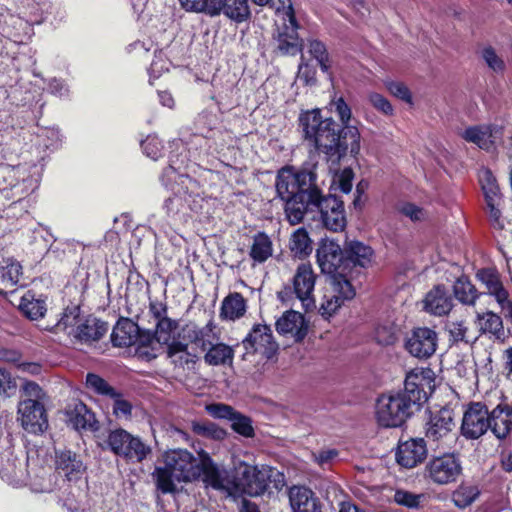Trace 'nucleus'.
<instances>
[{
	"label": "nucleus",
	"mask_w": 512,
	"mask_h": 512,
	"mask_svg": "<svg viewBox=\"0 0 512 512\" xmlns=\"http://www.w3.org/2000/svg\"><path fill=\"white\" fill-rule=\"evenodd\" d=\"M354 173L351 168H345L341 172H337L334 175L333 182L338 184V188L343 193H349L352 189V181Z\"/></svg>",
	"instance_id": "obj_59"
},
{
	"label": "nucleus",
	"mask_w": 512,
	"mask_h": 512,
	"mask_svg": "<svg viewBox=\"0 0 512 512\" xmlns=\"http://www.w3.org/2000/svg\"><path fill=\"white\" fill-rule=\"evenodd\" d=\"M292 512H321L315 493L305 486H293L288 491Z\"/></svg>",
	"instance_id": "obj_23"
},
{
	"label": "nucleus",
	"mask_w": 512,
	"mask_h": 512,
	"mask_svg": "<svg viewBox=\"0 0 512 512\" xmlns=\"http://www.w3.org/2000/svg\"><path fill=\"white\" fill-rule=\"evenodd\" d=\"M397 332L398 328L393 323L380 324L375 330V339L381 345H392L397 340Z\"/></svg>",
	"instance_id": "obj_49"
},
{
	"label": "nucleus",
	"mask_w": 512,
	"mask_h": 512,
	"mask_svg": "<svg viewBox=\"0 0 512 512\" xmlns=\"http://www.w3.org/2000/svg\"><path fill=\"white\" fill-rule=\"evenodd\" d=\"M298 28L299 25L296 17L293 22L287 21L286 18H284L282 25L278 27L275 40L277 50L281 55L294 56L301 51L302 44L298 37Z\"/></svg>",
	"instance_id": "obj_21"
},
{
	"label": "nucleus",
	"mask_w": 512,
	"mask_h": 512,
	"mask_svg": "<svg viewBox=\"0 0 512 512\" xmlns=\"http://www.w3.org/2000/svg\"><path fill=\"white\" fill-rule=\"evenodd\" d=\"M425 309L437 316L448 314L453 306L452 298L444 286H435L429 291L425 298Z\"/></svg>",
	"instance_id": "obj_28"
},
{
	"label": "nucleus",
	"mask_w": 512,
	"mask_h": 512,
	"mask_svg": "<svg viewBox=\"0 0 512 512\" xmlns=\"http://www.w3.org/2000/svg\"><path fill=\"white\" fill-rule=\"evenodd\" d=\"M289 248L300 259L312 252V241L304 228H298L290 237Z\"/></svg>",
	"instance_id": "obj_41"
},
{
	"label": "nucleus",
	"mask_w": 512,
	"mask_h": 512,
	"mask_svg": "<svg viewBox=\"0 0 512 512\" xmlns=\"http://www.w3.org/2000/svg\"><path fill=\"white\" fill-rule=\"evenodd\" d=\"M455 422L450 409H440L431 413L426 424L425 436L434 449H448L455 440Z\"/></svg>",
	"instance_id": "obj_8"
},
{
	"label": "nucleus",
	"mask_w": 512,
	"mask_h": 512,
	"mask_svg": "<svg viewBox=\"0 0 512 512\" xmlns=\"http://www.w3.org/2000/svg\"><path fill=\"white\" fill-rule=\"evenodd\" d=\"M106 443L114 454L131 461L141 462L151 451L139 437L122 428L110 431Z\"/></svg>",
	"instance_id": "obj_9"
},
{
	"label": "nucleus",
	"mask_w": 512,
	"mask_h": 512,
	"mask_svg": "<svg viewBox=\"0 0 512 512\" xmlns=\"http://www.w3.org/2000/svg\"><path fill=\"white\" fill-rule=\"evenodd\" d=\"M178 321L166 318L156 323L155 335L162 347L166 346L167 356L171 362L183 367L194 363L195 355L188 352V345L193 344L200 349H205L212 341V326L198 327L194 323H188L178 329Z\"/></svg>",
	"instance_id": "obj_3"
},
{
	"label": "nucleus",
	"mask_w": 512,
	"mask_h": 512,
	"mask_svg": "<svg viewBox=\"0 0 512 512\" xmlns=\"http://www.w3.org/2000/svg\"><path fill=\"white\" fill-rule=\"evenodd\" d=\"M192 431L197 435L208 436L213 438H220L224 434L223 430L218 429L212 423L193 422Z\"/></svg>",
	"instance_id": "obj_63"
},
{
	"label": "nucleus",
	"mask_w": 512,
	"mask_h": 512,
	"mask_svg": "<svg viewBox=\"0 0 512 512\" xmlns=\"http://www.w3.org/2000/svg\"><path fill=\"white\" fill-rule=\"evenodd\" d=\"M19 308L31 320L42 318L47 311L45 300L37 298L32 291L21 297Z\"/></svg>",
	"instance_id": "obj_40"
},
{
	"label": "nucleus",
	"mask_w": 512,
	"mask_h": 512,
	"mask_svg": "<svg viewBox=\"0 0 512 512\" xmlns=\"http://www.w3.org/2000/svg\"><path fill=\"white\" fill-rule=\"evenodd\" d=\"M216 11L212 17L223 14L236 23H243L251 18L248 0H216Z\"/></svg>",
	"instance_id": "obj_25"
},
{
	"label": "nucleus",
	"mask_w": 512,
	"mask_h": 512,
	"mask_svg": "<svg viewBox=\"0 0 512 512\" xmlns=\"http://www.w3.org/2000/svg\"><path fill=\"white\" fill-rule=\"evenodd\" d=\"M57 476L55 474L41 471L33 479L28 478L26 485H29L31 490L36 493H49L55 489Z\"/></svg>",
	"instance_id": "obj_45"
},
{
	"label": "nucleus",
	"mask_w": 512,
	"mask_h": 512,
	"mask_svg": "<svg viewBox=\"0 0 512 512\" xmlns=\"http://www.w3.org/2000/svg\"><path fill=\"white\" fill-rule=\"evenodd\" d=\"M299 125L305 139L326 154L327 161L331 164L330 170L349 153L346 141L342 140L336 122L331 117L323 118L319 109L302 112L299 116Z\"/></svg>",
	"instance_id": "obj_4"
},
{
	"label": "nucleus",
	"mask_w": 512,
	"mask_h": 512,
	"mask_svg": "<svg viewBox=\"0 0 512 512\" xmlns=\"http://www.w3.org/2000/svg\"><path fill=\"white\" fill-rule=\"evenodd\" d=\"M134 344L136 345V355L146 361L155 359L164 350L155 333L150 331H139Z\"/></svg>",
	"instance_id": "obj_29"
},
{
	"label": "nucleus",
	"mask_w": 512,
	"mask_h": 512,
	"mask_svg": "<svg viewBox=\"0 0 512 512\" xmlns=\"http://www.w3.org/2000/svg\"><path fill=\"white\" fill-rule=\"evenodd\" d=\"M0 477L14 487L26 486L28 482L27 458L15 454L6 444L0 445Z\"/></svg>",
	"instance_id": "obj_10"
},
{
	"label": "nucleus",
	"mask_w": 512,
	"mask_h": 512,
	"mask_svg": "<svg viewBox=\"0 0 512 512\" xmlns=\"http://www.w3.org/2000/svg\"><path fill=\"white\" fill-rule=\"evenodd\" d=\"M83 317L80 316V308L77 306L67 308L58 322L55 324L56 332H66L69 336L75 334L76 327Z\"/></svg>",
	"instance_id": "obj_42"
},
{
	"label": "nucleus",
	"mask_w": 512,
	"mask_h": 512,
	"mask_svg": "<svg viewBox=\"0 0 512 512\" xmlns=\"http://www.w3.org/2000/svg\"><path fill=\"white\" fill-rule=\"evenodd\" d=\"M56 469L69 482H76L82 478L86 468L80 456L71 451H62L56 454Z\"/></svg>",
	"instance_id": "obj_24"
},
{
	"label": "nucleus",
	"mask_w": 512,
	"mask_h": 512,
	"mask_svg": "<svg viewBox=\"0 0 512 512\" xmlns=\"http://www.w3.org/2000/svg\"><path fill=\"white\" fill-rule=\"evenodd\" d=\"M86 385L98 394L109 397H116L117 392L103 378L96 374L89 373L86 376Z\"/></svg>",
	"instance_id": "obj_53"
},
{
	"label": "nucleus",
	"mask_w": 512,
	"mask_h": 512,
	"mask_svg": "<svg viewBox=\"0 0 512 512\" xmlns=\"http://www.w3.org/2000/svg\"><path fill=\"white\" fill-rule=\"evenodd\" d=\"M242 344L247 354L259 353L266 359H271L279 349L271 328L266 324H255Z\"/></svg>",
	"instance_id": "obj_13"
},
{
	"label": "nucleus",
	"mask_w": 512,
	"mask_h": 512,
	"mask_svg": "<svg viewBox=\"0 0 512 512\" xmlns=\"http://www.w3.org/2000/svg\"><path fill=\"white\" fill-rule=\"evenodd\" d=\"M480 492L475 486H460L452 494V502L460 509L470 506L479 496Z\"/></svg>",
	"instance_id": "obj_46"
},
{
	"label": "nucleus",
	"mask_w": 512,
	"mask_h": 512,
	"mask_svg": "<svg viewBox=\"0 0 512 512\" xmlns=\"http://www.w3.org/2000/svg\"><path fill=\"white\" fill-rule=\"evenodd\" d=\"M165 178L169 181L174 180L171 190L176 196L185 197L186 195L195 194L198 190V183L195 180L187 175L177 174L172 166L167 167L161 176L162 182L167 186L168 183Z\"/></svg>",
	"instance_id": "obj_30"
},
{
	"label": "nucleus",
	"mask_w": 512,
	"mask_h": 512,
	"mask_svg": "<svg viewBox=\"0 0 512 512\" xmlns=\"http://www.w3.org/2000/svg\"><path fill=\"white\" fill-rule=\"evenodd\" d=\"M252 2L255 5L274 10L277 15H281L282 22L284 18L287 21L293 22L296 17L291 0H252Z\"/></svg>",
	"instance_id": "obj_43"
},
{
	"label": "nucleus",
	"mask_w": 512,
	"mask_h": 512,
	"mask_svg": "<svg viewBox=\"0 0 512 512\" xmlns=\"http://www.w3.org/2000/svg\"><path fill=\"white\" fill-rule=\"evenodd\" d=\"M17 382L11 373L0 366V399H7L16 394Z\"/></svg>",
	"instance_id": "obj_52"
},
{
	"label": "nucleus",
	"mask_w": 512,
	"mask_h": 512,
	"mask_svg": "<svg viewBox=\"0 0 512 512\" xmlns=\"http://www.w3.org/2000/svg\"><path fill=\"white\" fill-rule=\"evenodd\" d=\"M489 423L487 407L480 402L472 403L463 415L462 435L467 439H478L489 429Z\"/></svg>",
	"instance_id": "obj_17"
},
{
	"label": "nucleus",
	"mask_w": 512,
	"mask_h": 512,
	"mask_svg": "<svg viewBox=\"0 0 512 512\" xmlns=\"http://www.w3.org/2000/svg\"><path fill=\"white\" fill-rule=\"evenodd\" d=\"M275 187L278 196L285 201V214L290 224L306 221L332 232L343 231L346 227L344 203L332 194H324L316 164L300 169L292 166L281 168Z\"/></svg>",
	"instance_id": "obj_1"
},
{
	"label": "nucleus",
	"mask_w": 512,
	"mask_h": 512,
	"mask_svg": "<svg viewBox=\"0 0 512 512\" xmlns=\"http://www.w3.org/2000/svg\"><path fill=\"white\" fill-rule=\"evenodd\" d=\"M20 270V264L13 259H0V293L6 292L18 283Z\"/></svg>",
	"instance_id": "obj_37"
},
{
	"label": "nucleus",
	"mask_w": 512,
	"mask_h": 512,
	"mask_svg": "<svg viewBox=\"0 0 512 512\" xmlns=\"http://www.w3.org/2000/svg\"><path fill=\"white\" fill-rule=\"evenodd\" d=\"M316 282V274L311 264H300L293 277V291L297 299L305 310H309L315 306L313 296Z\"/></svg>",
	"instance_id": "obj_18"
},
{
	"label": "nucleus",
	"mask_w": 512,
	"mask_h": 512,
	"mask_svg": "<svg viewBox=\"0 0 512 512\" xmlns=\"http://www.w3.org/2000/svg\"><path fill=\"white\" fill-rule=\"evenodd\" d=\"M246 312V301L240 293H231L224 298L221 305L220 316L227 320H236Z\"/></svg>",
	"instance_id": "obj_38"
},
{
	"label": "nucleus",
	"mask_w": 512,
	"mask_h": 512,
	"mask_svg": "<svg viewBox=\"0 0 512 512\" xmlns=\"http://www.w3.org/2000/svg\"><path fill=\"white\" fill-rule=\"evenodd\" d=\"M317 262L325 274L339 276L341 266L345 263L344 251L339 244L331 240L323 241L317 249Z\"/></svg>",
	"instance_id": "obj_19"
},
{
	"label": "nucleus",
	"mask_w": 512,
	"mask_h": 512,
	"mask_svg": "<svg viewBox=\"0 0 512 512\" xmlns=\"http://www.w3.org/2000/svg\"><path fill=\"white\" fill-rule=\"evenodd\" d=\"M426 477L437 485H448L457 481L462 473L460 460L454 454L432 458L425 467Z\"/></svg>",
	"instance_id": "obj_12"
},
{
	"label": "nucleus",
	"mask_w": 512,
	"mask_h": 512,
	"mask_svg": "<svg viewBox=\"0 0 512 512\" xmlns=\"http://www.w3.org/2000/svg\"><path fill=\"white\" fill-rule=\"evenodd\" d=\"M163 460L164 467H156L152 474L162 493H174L175 482H192L199 478V459L188 450H169L164 453Z\"/></svg>",
	"instance_id": "obj_5"
},
{
	"label": "nucleus",
	"mask_w": 512,
	"mask_h": 512,
	"mask_svg": "<svg viewBox=\"0 0 512 512\" xmlns=\"http://www.w3.org/2000/svg\"><path fill=\"white\" fill-rule=\"evenodd\" d=\"M114 399L113 403V413L118 418H129L132 412V405L127 400L123 399L120 394L117 393L116 397H111Z\"/></svg>",
	"instance_id": "obj_64"
},
{
	"label": "nucleus",
	"mask_w": 512,
	"mask_h": 512,
	"mask_svg": "<svg viewBox=\"0 0 512 512\" xmlns=\"http://www.w3.org/2000/svg\"><path fill=\"white\" fill-rule=\"evenodd\" d=\"M501 203L502 198L496 201H486L488 208V215L491 225L496 229H502L504 227L503 220L501 219Z\"/></svg>",
	"instance_id": "obj_61"
},
{
	"label": "nucleus",
	"mask_w": 512,
	"mask_h": 512,
	"mask_svg": "<svg viewBox=\"0 0 512 512\" xmlns=\"http://www.w3.org/2000/svg\"><path fill=\"white\" fill-rule=\"evenodd\" d=\"M187 12L205 13L212 16L216 11V0H178Z\"/></svg>",
	"instance_id": "obj_48"
},
{
	"label": "nucleus",
	"mask_w": 512,
	"mask_h": 512,
	"mask_svg": "<svg viewBox=\"0 0 512 512\" xmlns=\"http://www.w3.org/2000/svg\"><path fill=\"white\" fill-rule=\"evenodd\" d=\"M17 421L30 434L39 435L48 428L44 403L36 399H22L17 406Z\"/></svg>",
	"instance_id": "obj_11"
},
{
	"label": "nucleus",
	"mask_w": 512,
	"mask_h": 512,
	"mask_svg": "<svg viewBox=\"0 0 512 512\" xmlns=\"http://www.w3.org/2000/svg\"><path fill=\"white\" fill-rule=\"evenodd\" d=\"M476 324L481 334H491L497 339L504 336L503 321L498 314L492 311L477 313Z\"/></svg>",
	"instance_id": "obj_34"
},
{
	"label": "nucleus",
	"mask_w": 512,
	"mask_h": 512,
	"mask_svg": "<svg viewBox=\"0 0 512 512\" xmlns=\"http://www.w3.org/2000/svg\"><path fill=\"white\" fill-rule=\"evenodd\" d=\"M393 499L396 504L409 509H420L427 499L425 493H414L405 489H397Z\"/></svg>",
	"instance_id": "obj_44"
},
{
	"label": "nucleus",
	"mask_w": 512,
	"mask_h": 512,
	"mask_svg": "<svg viewBox=\"0 0 512 512\" xmlns=\"http://www.w3.org/2000/svg\"><path fill=\"white\" fill-rule=\"evenodd\" d=\"M235 494L243 493L255 497L262 495L269 483L274 484L275 489H281L285 485L284 474L276 468L268 465H250L240 461L234 466Z\"/></svg>",
	"instance_id": "obj_6"
},
{
	"label": "nucleus",
	"mask_w": 512,
	"mask_h": 512,
	"mask_svg": "<svg viewBox=\"0 0 512 512\" xmlns=\"http://www.w3.org/2000/svg\"><path fill=\"white\" fill-rule=\"evenodd\" d=\"M198 456L199 478H201L205 488H211L228 496L235 495L234 474L217 465L208 452L200 450Z\"/></svg>",
	"instance_id": "obj_7"
},
{
	"label": "nucleus",
	"mask_w": 512,
	"mask_h": 512,
	"mask_svg": "<svg viewBox=\"0 0 512 512\" xmlns=\"http://www.w3.org/2000/svg\"><path fill=\"white\" fill-rule=\"evenodd\" d=\"M384 85L388 92L394 97L404 101L410 106L414 104L412 93L410 89L407 87V85L404 84L403 82L386 80L384 82Z\"/></svg>",
	"instance_id": "obj_50"
},
{
	"label": "nucleus",
	"mask_w": 512,
	"mask_h": 512,
	"mask_svg": "<svg viewBox=\"0 0 512 512\" xmlns=\"http://www.w3.org/2000/svg\"><path fill=\"white\" fill-rule=\"evenodd\" d=\"M273 255V242L264 232H258L252 237L249 256L253 265L263 264Z\"/></svg>",
	"instance_id": "obj_33"
},
{
	"label": "nucleus",
	"mask_w": 512,
	"mask_h": 512,
	"mask_svg": "<svg viewBox=\"0 0 512 512\" xmlns=\"http://www.w3.org/2000/svg\"><path fill=\"white\" fill-rule=\"evenodd\" d=\"M108 331V324L95 317H83L75 330L74 338L81 343H91L101 339Z\"/></svg>",
	"instance_id": "obj_26"
},
{
	"label": "nucleus",
	"mask_w": 512,
	"mask_h": 512,
	"mask_svg": "<svg viewBox=\"0 0 512 512\" xmlns=\"http://www.w3.org/2000/svg\"><path fill=\"white\" fill-rule=\"evenodd\" d=\"M427 456L426 442L422 438L400 442L396 451V461L404 468H413Z\"/></svg>",
	"instance_id": "obj_20"
},
{
	"label": "nucleus",
	"mask_w": 512,
	"mask_h": 512,
	"mask_svg": "<svg viewBox=\"0 0 512 512\" xmlns=\"http://www.w3.org/2000/svg\"><path fill=\"white\" fill-rule=\"evenodd\" d=\"M455 298L462 304L474 306L476 300L484 295L479 292L475 285L465 276L459 277L453 285Z\"/></svg>",
	"instance_id": "obj_36"
},
{
	"label": "nucleus",
	"mask_w": 512,
	"mask_h": 512,
	"mask_svg": "<svg viewBox=\"0 0 512 512\" xmlns=\"http://www.w3.org/2000/svg\"><path fill=\"white\" fill-rule=\"evenodd\" d=\"M216 117L213 114L210 113H202L200 114L196 119V128L203 137L205 138H211L213 137L214 133L213 130L215 129L216 124Z\"/></svg>",
	"instance_id": "obj_55"
},
{
	"label": "nucleus",
	"mask_w": 512,
	"mask_h": 512,
	"mask_svg": "<svg viewBox=\"0 0 512 512\" xmlns=\"http://www.w3.org/2000/svg\"><path fill=\"white\" fill-rule=\"evenodd\" d=\"M309 53L316 59L321 70L328 72L330 61L325 45L318 40H311L309 41Z\"/></svg>",
	"instance_id": "obj_54"
},
{
	"label": "nucleus",
	"mask_w": 512,
	"mask_h": 512,
	"mask_svg": "<svg viewBox=\"0 0 512 512\" xmlns=\"http://www.w3.org/2000/svg\"><path fill=\"white\" fill-rule=\"evenodd\" d=\"M435 388L430 368H415L406 374L404 389L381 395L376 402V420L385 428L399 427L420 411Z\"/></svg>",
	"instance_id": "obj_2"
},
{
	"label": "nucleus",
	"mask_w": 512,
	"mask_h": 512,
	"mask_svg": "<svg viewBox=\"0 0 512 512\" xmlns=\"http://www.w3.org/2000/svg\"><path fill=\"white\" fill-rule=\"evenodd\" d=\"M489 428L499 438H505L512 431V407L500 404L489 413Z\"/></svg>",
	"instance_id": "obj_27"
},
{
	"label": "nucleus",
	"mask_w": 512,
	"mask_h": 512,
	"mask_svg": "<svg viewBox=\"0 0 512 512\" xmlns=\"http://www.w3.org/2000/svg\"><path fill=\"white\" fill-rule=\"evenodd\" d=\"M212 337L213 338L211 344H208L205 348V350L208 349L204 356L205 362L213 366L232 363L234 356L233 349L230 346L223 343L213 344V341L215 339V335L213 332ZM201 350L204 351V349Z\"/></svg>",
	"instance_id": "obj_35"
},
{
	"label": "nucleus",
	"mask_w": 512,
	"mask_h": 512,
	"mask_svg": "<svg viewBox=\"0 0 512 512\" xmlns=\"http://www.w3.org/2000/svg\"><path fill=\"white\" fill-rule=\"evenodd\" d=\"M479 181L485 196V201H496L501 198L499 186L491 171L482 170L479 174Z\"/></svg>",
	"instance_id": "obj_47"
},
{
	"label": "nucleus",
	"mask_w": 512,
	"mask_h": 512,
	"mask_svg": "<svg viewBox=\"0 0 512 512\" xmlns=\"http://www.w3.org/2000/svg\"><path fill=\"white\" fill-rule=\"evenodd\" d=\"M355 296L351 283L342 275L334 276L331 281V290L328 291L320 305L319 312L324 317L332 316L346 300Z\"/></svg>",
	"instance_id": "obj_15"
},
{
	"label": "nucleus",
	"mask_w": 512,
	"mask_h": 512,
	"mask_svg": "<svg viewBox=\"0 0 512 512\" xmlns=\"http://www.w3.org/2000/svg\"><path fill=\"white\" fill-rule=\"evenodd\" d=\"M141 146L144 153L154 160L160 157L163 148L161 141L156 136H148Z\"/></svg>",
	"instance_id": "obj_60"
},
{
	"label": "nucleus",
	"mask_w": 512,
	"mask_h": 512,
	"mask_svg": "<svg viewBox=\"0 0 512 512\" xmlns=\"http://www.w3.org/2000/svg\"><path fill=\"white\" fill-rule=\"evenodd\" d=\"M368 100L370 104L379 112L386 116H392L394 114V109L390 101L385 98L383 95L372 92L368 95Z\"/></svg>",
	"instance_id": "obj_57"
},
{
	"label": "nucleus",
	"mask_w": 512,
	"mask_h": 512,
	"mask_svg": "<svg viewBox=\"0 0 512 512\" xmlns=\"http://www.w3.org/2000/svg\"><path fill=\"white\" fill-rule=\"evenodd\" d=\"M138 332L139 327L133 321L120 319L113 328L111 341L114 346L127 347L134 344Z\"/></svg>",
	"instance_id": "obj_31"
},
{
	"label": "nucleus",
	"mask_w": 512,
	"mask_h": 512,
	"mask_svg": "<svg viewBox=\"0 0 512 512\" xmlns=\"http://www.w3.org/2000/svg\"><path fill=\"white\" fill-rule=\"evenodd\" d=\"M467 142L477 145L481 149H489L493 143V130L491 126H471L461 134Z\"/></svg>",
	"instance_id": "obj_39"
},
{
	"label": "nucleus",
	"mask_w": 512,
	"mask_h": 512,
	"mask_svg": "<svg viewBox=\"0 0 512 512\" xmlns=\"http://www.w3.org/2000/svg\"><path fill=\"white\" fill-rule=\"evenodd\" d=\"M276 331L283 336L292 338L295 342L302 341L308 330L304 316L294 310H288L275 323Z\"/></svg>",
	"instance_id": "obj_22"
},
{
	"label": "nucleus",
	"mask_w": 512,
	"mask_h": 512,
	"mask_svg": "<svg viewBox=\"0 0 512 512\" xmlns=\"http://www.w3.org/2000/svg\"><path fill=\"white\" fill-rule=\"evenodd\" d=\"M231 420H232V428L235 432H237L245 437H250L253 435V428L251 425V421L247 417L242 416L241 414L236 412L234 417Z\"/></svg>",
	"instance_id": "obj_62"
},
{
	"label": "nucleus",
	"mask_w": 512,
	"mask_h": 512,
	"mask_svg": "<svg viewBox=\"0 0 512 512\" xmlns=\"http://www.w3.org/2000/svg\"><path fill=\"white\" fill-rule=\"evenodd\" d=\"M345 263L366 268L371 264L372 249L359 241H351L344 248Z\"/></svg>",
	"instance_id": "obj_32"
},
{
	"label": "nucleus",
	"mask_w": 512,
	"mask_h": 512,
	"mask_svg": "<svg viewBox=\"0 0 512 512\" xmlns=\"http://www.w3.org/2000/svg\"><path fill=\"white\" fill-rule=\"evenodd\" d=\"M21 395L23 399H36L43 402L45 398V392L43 389L33 381H25L21 386Z\"/></svg>",
	"instance_id": "obj_58"
},
{
	"label": "nucleus",
	"mask_w": 512,
	"mask_h": 512,
	"mask_svg": "<svg viewBox=\"0 0 512 512\" xmlns=\"http://www.w3.org/2000/svg\"><path fill=\"white\" fill-rule=\"evenodd\" d=\"M437 333L428 327H419L407 335L404 343L406 351L418 359L430 358L437 349Z\"/></svg>",
	"instance_id": "obj_14"
},
{
	"label": "nucleus",
	"mask_w": 512,
	"mask_h": 512,
	"mask_svg": "<svg viewBox=\"0 0 512 512\" xmlns=\"http://www.w3.org/2000/svg\"><path fill=\"white\" fill-rule=\"evenodd\" d=\"M75 416L72 419L77 429L92 428L95 423L94 414L90 412L83 403L75 406Z\"/></svg>",
	"instance_id": "obj_51"
},
{
	"label": "nucleus",
	"mask_w": 512,
	"mask_h": 512,
	"mask_svg": "<svg viewBox=\"0 0 512 512\" xmlns=\"http://www.w3.org/2000/svg\"><path fill=\"white\" fill-rule=\"evenodd\" d=\"M331 106L342 123V129L339 130L342 140L346 141L350 155L356 157L360 152V132L355 125L350 124L352 118L351 108L342 97L332 99Z\"/></svg>",
	"instance_id": "obj_16"
},
{
	"label": "nucleus",
	"mask_w": 512,
	"mask_h": 512,
	"mask_svg": "<svg viewBox=\"0 0 512 512\" xmlns=\"http://www.w3.org/2000/svg\"><path fill=\"white\" fill-rule=\"evenodd\" d=\"M482 59L485 61L487 66L494 72H501L505 68L504 61L500 56L497 55L495 49L491 46L483 48L481 52Z\"/></svg>",
	"instance_id": "obj_56"
}]
</instances>
